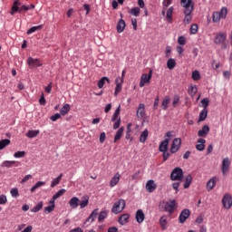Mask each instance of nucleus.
<instances>
[{
	"instance_id": "nucleus-4",
	"label": "nucleus",
	"mask_w": 232,
	"mask_h": 232,
	"mask_svg": "<svg viewBox=\"0 0 232 232\" xmlns=\"http://www.w3.org/2000/svg\"><path fill=\"white\" fill-rule=\"evenodd\" d=\"M124 208H126V200L120 198L113 204L111 213H114V215H119V213L124 211Z\"/></svg>"
},
{
	"instance_id": "nucleus-41",
	"label": "nucleus",
	"mask_w": 232,
	"mask_h": 232,
	"mask_svg": "<svg viewBox=\"0 0 232 232\" xmlns=\"http://www.w3.org/2000/svg\"><path fill=\"white\" fill-rule=\"evenodd\" d=\"M208 118V109H203L201 112L199 113V122H202V121H206Z\"/></svg>"
},
{
	"instance_id": "nucleus-15",
	"label": "nucleus",
	"mask_w": 232,
	"mask_h": 232,
	"mask_svg": "<svg viewBox=\"0 0 232 232\" xmlns=\"http://www.w3.org/2000/svg\"><path fill=\"white\" fill-rule=\"evenodd\" d=\"M136 115L138 119H144L146 115V105L144 103L139 105Z\"/></svg>"
},
{
	"instance_id": "nucleus-13",
	"label": "nucleus",
	"mask_w": 232,
	"mask_h": 232,
	"mask_svg": "<svg viewBox=\"0 0 232 232\" xmlns=\"http://www.w3.org/2000/svg\"><path fill=\"white\" fill-rule=\"evenodd\" d=\"M217 182H218V177H213L211 178L208 182H207V191H213L215 187L217 186Z\"/></svg>"
},
{
	"instance_id": "nucleus-9",
	"label": "nucleus",
	"mask_w": 232,
	"mask_h": 232,
	"mask_svg": "<svg viewBox=\"0 0 232 232\" xmlns=\"http://www.w3.org/2000/svg\"><path fill=\"white\" fill-rule=\"evenodd\" d=\"M27 64H28L29 68H31V69L39 68V67L43 66V62L41 61V59L29 57L27 59Z\"/></svg>"
},
{
	"instance_id": "nucleus-22",
	"label": "nucleus",
	"mask_w": 232,
	"mask_h": 232,
	"mask_svg": "<svg viewBox=\"0 0 232 232\" xmlns=\"http://www.w3.org/2000/svg\"><path fill=\"white\" fill-rule=\"evenodd\" d=\"M116 28L118 34H122L126 28V22L123 19L119 20Z\"/></svg>"
},
{
	"instance_id": "nucleus-54",
	"label": "nucleus",
	"mask_w": 232,
	"mask_h": 232,
	"mask_svg": "<svg viewBox=\"0 0 232 232\" xmlns=\"http://www.w3.org/2000/svg\"><path fill=\"white\" fill-rule=\"evenodd\" d=\"M10 193L13 198H17V197H19V189H17L16 188H12Z\"/></svg>"
},
{
	"instance_id": "nucleus-57",
	"label": "nucleus",
	"mask_w": 232,
	"mask_h": 232,
	"mask_svg": "<svg viewBox=\"0 0 232 232\" xmlns=\"http://www.w3.org/2000/svg\"><path fill=\"white\" fill-rule=\"evenodd\" d=\"M198 90L197 89L196 85L191 86L190 89L188 90V93L190 95H195Z\"/></svg>"
},
{
	"instance_id": "nucleus-35",
	"label": "nucleus",
	"mask_w": 232,
	"mask_h": 232,
	"mask_svg": "<svg viewBox=\"0 0 232 232\" xmlns=\"http://www.w3.org/2000/svg\"><path fill=\"white\" fill-rule=\"evenodd\" d=\"M105 82H108V84H110V78L109 77L104 76L100 81H98V84H97L98 88H100V89L103 88Z\"/></svg>"
},
{
	"instance_id": "nucleus-2",
	"label": "nucleus",
	"mask_w": 232,
	"mask_h": 232,
	"mask_svg": "<svg viewBox=\"0 0 232 232\" xmlns=\"http://www.w3.org/2000/svg\"><path fill=\"white\" fill-rule=\"evenodd\" d=\"M159 208L160 211H166V213H173L175 209H177V202L175 200H170V201H160L159 204Z\"/></svg>"
},
{
	"instance_id": "nucleus-49",
	"label": "nucleus",
	"mask_w": 232,
	"mask_h": 232,
	"mask_svg": "<svg viewBox=\"0 0 232 232\" xmlns=\"http://www.w3.org/2000/svg\"><path fill=\"white\" fill-rule=\"evenodd\" d=\"M180 102V96L175 95L172 102L173 108H177L179 106V103Z\"/></svg>"
},
{
	"instance_id": "nucleus-33",
	"label": "nucleus",
	"mask_w": 232,
	"mask_h": 232,
	"mask_svg": "<svg viewBox=\"0 0 232 232\" xmlns=\"http://www.w3.org/2000/svg\"><path fill=\"white\" fill-rule=\"evenodd\" d=\"M61 180H63V173H61L57 178L52 180L51 188H55V186H58V184H61Z\"/></svg>"
},
{
	"instance_id": "nucleus-60",
	"label": "nucleus",
	"mask_w": 232,
	"mask_h": 232,
	"mask_svg": "<svg viewBox=\"0 0 232 232\" xmlns=\"http://www.w3.org/2000/svg\"><path fill=\"white\" fill-rule=\"evenodd\" d=\"M179 44H181V46H184L186 44V38L184 36H179L178 39Z\"/></svg>"
},
{
	"instance_id": "nucleus-12",
	"label": "nucleus",
	"mask_w": 232,
	"mask_h": 232,
	"mask_svg": "<svg viewBox=\"0 0 232 232\" xmlns=\"http://www.w3.org/2000/svg\"><path fill=\"white\" fill-rule=\"evenodd\" d=\"M122 82H124L122 81V78H121V76H118L115 80V92H114V95L115 97H117V95H119V93H121V92H122Z\"/></svg>"
},
{
	"instance_id": "nucleus-34",
	"label": "nucleus",
	"mask_w": 232,
	"mask_h": 232,
	"mask_svg": "<svg viewBox=\"0 0 232 232\" xmlns=\"http://www.w3.org/2000/svg\"><path fill=\"white\" fill-rule=\"evenodd\" d=\"M64 193H66V189L62 188L60 190L57 191V193H55L51 200H53V202H55V200H57V198H61V197H63V195H64Z\"/></svg>"
},
{
	"instance_id": "nucleus-53",
	"label": "nucleus",
	"mask_w": 232,
	"mask_h": 232,
	"mask_svg": "<svg viewBox=\"0 0 232 232\" xmlns=\"http://www.w3.org/2000/svg\"><path fill=\"white\" fill-rule=\"evenodd\" d=\"M221 19H226V15H227V8L223 7L220 12H218Z\"/></svg>"
},
{
	"instance_id": "nucleus-31",
	"label": "nucleus",
	"mask_w": 232,
	"mask_h": 232,
	"mask_svg": "<svg viewBox=\"0 0 232 232\" xmlns=\"http://www.w3.org/2000/svg\"><path fill=\"white\" fill-rule=\"evenodd\" d=\"M50 206L46 207L44 208V213H52L55 209V201L53 199H51L49 201Z\"/></svg>"
},
{
	"instance_id": "nucleus-11",
	"label": "nucleus",
	"mask_w": 232,
	"mask_h": 232,
	"mask_svg": "<svg viewBox=\"0 0 232 232\" xmlns=\"http://www.w3.org/2000/svg\"><path fill=\"white\" fill-rule=\"evenodd\" d=\"M191 215V212L189 211V209L185 208L183 209L179 217V224H184V222H186V220H188V218H189V216Z\"/></svg>"
},
{
	"instance_id": "nucleus-16",
	"label": "nucleus",
	"mask_w": 232,
	"mask_h": 232,
	"mask_svg": "<svg viewBox=\"0 0 232 232\" xmlns=\"http://www.w3.org/2000/svg\"><path fill=\"white\" fill-rule=\"evenodd\" d=\"M155 189H157V184L155 183V181L153 179H150L149 181H147L146 190L148 191V193H153Z\"/></svg>"
},
{
	"instance_id": "nucleus-17",
	"label": "nucleus",
	"mask_w": 232,
	"mask_h": 232,
	"mask_svg": "<svg viewBox=\"0 0 232 232\" xmlns=\"http://www.w3.org/2000/svg\"><path fill=\"white\" fill-rule=\"evenodd\" d=\"M19 162L15 160H5L1 163V168H17Z\"/></svg>"
},
{
	"instance_id": "nucleus-58",
	"label": "nucleus",
	"mask_w": 232,
	"mask_h": 232,
	"mask_svg": "<svg viewBox=\"0 0 232 232\" xmlns=\"http://www.w3.org/2000/svg\"><path fill=\"white\" fill-rule=\"evenodd\" d=\"M131 123H129L127 125V132H126V136H125V139H130V133H131Z\"/></svg>"
},
{
	"instance_id": "nucleus-43",
	"label": "nucleus",
	"mask_w": 232,
	"mask_h": 232,
	"mask_svg": "<svg viewBox=\"0 0 232 232\" xmlns=\"http://www.w3.org/2000/svg\"><path fill=\"white\" fill-rule=\"evenodd\" d=\"M167 21L168 23H171V21H173V7H169L167 10Z\"/></svg>"
},
{
	"instance_id": "nucleus-48",
	"label": "nucleus",
	"mask_w": 232,
	"mask_h": 232,
	"mask_svg": "<svg viewBox=\"0 0 232 232\" xmlns=\"http://www.w3.org/2000/svg\"><path fill=\"white\" fill-rule=\"evenodd\" d=\"M41 209H43V202L38 203L35 207H34L32 208L31 211L33 213H37V212L41 211Z\"/></svg>"
},
{
	"instance_id": "nucleus-46",
	"label": "nucleus",
	"mask_w": 232,
	"mask_h": 232,
	"mask_svg": "<svg viewBox=\"0 0 232 232\" xmlns=\"http://www.w3.org/2000/svg\"><path fill=\"white\" fill-rule=\"evenodd\" d=\"M130 14H131V15H134L135 17H139V15L140 14V8L133 7L130 9Z\"/></svg>"
},
{
	"instance_id": "nucleus-38",
	"label": "nucleus",
	"mask_w": 232,
	"mask_h": 232,
	"mask_svg": "<svg viewBox=\"0 0 232 232\" xmlns=\"http://www.w3.org/2000/svg\"><path fill=\"white\" fill-rule=\"evenodd\" d=\"M175 66H177V62L175 61V59L170 58L167 61V68H169V70H173Z\"/></svg>"
},
{
	"instance_id": "nucleus-61",
	"label": "nucleus",
	"mask_w": 232,
	"mask_h": 232,
	"mask_svg": "<svg viewBox=\"0 0 232 232\" xmlns=\"http://www.w3.org/2000/svg\"><path fill=\"white\" fill-rule=\"evenodd\" d=\"M6 202H8L6 196L1 195L0 196V205H5Z\"/></svg>"
},
{
	"instance_id": "nucleus-26",
	"label": "nucleus",
	"mask_w": 232,
	"mask_h": 232,
	"mask_svg": "<svg viewBox=\"0 0 232 232\" xmlns=\"http://www.w3.org/2000/svg\"><path fill=\"white\" fill-rule=\"evenodd\" d=\"M198 143V144L196 145V150H198V151H204V150H206V140L199 139Z\"/></svg>"
},
{
	"instance_id": "nucleus-7",
	"label": "nucleus",
	"mask_w": 232,
	"mask_h": 232,
	"mask_svg": "<svg viewBox=\"0 0 232 232\" xmlns=\"http://www.w3.org/2000/svg\"><path fill=\"white\" fill-rule=\"evenodd\" d=\"M153 77V70H150L149 74L143 73L140 81V88H144L146 84L151 82V78Z\"/></svg>"
},
{
	"instance_id": "nucleus-59",
	"label": "nucleus",
	"mask_w": 232,
	"mask_h": 232,
	"mask_svg": "<svg viewBox=\"0 0 232 232\" xmlns=\"http://www.w3.org/2000/svg\"><path fill=\"white\" fill-rule=\"evenodd\" d=\"M180 182L181 181H178V182H174L172 184V188H173V189H175L176 193H179V188L180 186Z\"/></svg>"
},
{
	"instance_id": "nucleus-3",
	"label": "nucleus",
	"mask_w": 232,
	"mask_h": 232,
	"mask_svg": "<svg viewBox=\"0 0 232 232\" xmlns=\"http://www.w3.org/2000/svg\"><path fill=\"white\" fill-rule=\"evenodd\" d=\"M19 6H21V2L19 0H14L11 7V15H14L15 12H19V14H21V12H28V10H30V6L28 5H22L20 8Z\"/></svg>"
},
{
	"instance_id": "nucleus-63",
	"label": "nucleus",
	"mask_w": 232,
	"mask_h": 232,
	"mask_svg": "<svg viewBox=\"0 0 232 232\" xmlns=\"http://www.w3.org/2000/svg\"><path fill=\"white\" fill-rule=\"evenodd\" d=\"M39 102H40L41 106H44L46 104V99L44 98V93H42V95L40 97V100H39Z\"/></svg>"
},
{
	"instance_id": "nucleus-1",
	"label": "nucleus",
	"mask_w": 232,
	"mask_h": 232,
	"mask_svg": "<svg viewBox=\"0 0 232 232\" xmlns=\"http://www.w3.org/2000/svg\"><path fill=\"white\" fill-rule=\"evenodd\" d=\"M181 6L184 8L183 14H184V19L183 24H189L191 21H193V11L195 10V3L193 0H181L180 1Z\"/></svg>"
},
{
	"instance_id": "nucleus-8",
	"label": "nucleus",
	"mask_w": 232,
	"mask_h": 232,
	"mask_svg": "<svg viewBox=\"0 0 232 232\" xmlns=\"http://www.w3.org/2000/svg\"><path fill=\"white\" fill-rule=\"evenodd\" d=\"M165 137H168V138H165V140L160 142V147H159V150L161 153L164 151H168V147L169 146V138L171 137V131H168L165 134Z\"/></svg>"
},
{
	"instance_id": "nucleus-62",
	"label": "nucleus",
	"mask_w": 232,
	"mask_h": 232,
	"mask_svg": "<svg viewBox=\"0 0 232 232\" xmlns=\"http://www.w3.org/2000/svg\"><path fill=\"white\" fill-rule=\"evenodd\" d=\"M170 156L171 154L168 152V150L163 151V162H166V160H168V159H169Z\"/></svg>"
},
{
	"instance_id": "nucleus-39",
	"label": "nucleus",
	"mask_w": 232,
	"mask_h": 232,
	"mask_svg": "<svg viewBox=\"0 0 232 232\" xmlns=\"http://www.w3.org/2000/svg\"><path fill=\"white\" fill-rule=\"evenodd\" d=\"M191 182H193V177H191V175H188L185 179L184 188L188 189V188L191 186Z\"/></svg>"
},
{
	"instance_id": "nucleus-30",
	"label": "nucleus",
	"mask_w": 232,
	"mask_h": 232,
	"mask_svg": "<svg viewBox=\"0 0 232 232\" xmlns=\"http://www.w3.org/2000/svg\"><path fill=\"white\" fill-rule=\"evenodd\" d=\"M43 186H46V182L44 181H38L35 183L34 186L31 188V193H35L39 188H43Z\"/></svg>"
},
{
	"instance_id": "nucleus-37",
	"label": "nucleus",
	"mask_w": 232,
	"mask_h": 232,
	"mask_svg": "<svg viewBox=\"0 0 232 232\" xmlns=\"http://www.w3.org/2000/svg\"><path fill=\"white\" fill-rule=\"evenodd\" d=\"M69 112H70V104L66 103L60 110V114L63 115V117H64V115H68Z\"/></svg>"
},
{
	"instance_id": "nucleus-21",
	"label": "nucleus",
	"mask_w": 232,
	"mask_h": 232,
	"mask_svg": "<svg viewBox=\"0 0 232 232\" xmlns=\"http://www.w3.org/2000/svg\"><path fill=\"white\" fill-rule=\"evenodd\" d=\"M79 198L73 197L69 200V206L72 208V209H77V208H79Z\"/></svg>"
},
{
	"instance_id": "nucleus-55",
	"label": "nucleus",
	"mask_w": 232,
	"mask_h": 232,
	"mask_svg": "<svg viewBox=\"0 0 232 232\" xmlns=\"http://www.w3.org/2000/svg\"><path fill=\"white\" fill-rule=\"evenodd\" d=\"M198 32V25L197 24H193L190 26V34H195Z\"/></svg>"
},
{
	"instance_id": "nucleus-64",
	"label": "nucleus",
	"mask_w": 232,
	"mask_h": 232,
	"mask_svg": "<svg viewBox=\"0 0 232 232\" xmlns=\"http://www.w3.org/2000/svg\"><path fill=\"white\" fill-rule=\"evenodd\" d=\"M61 115L62 114H59V113H56V114L53 115L51 117V121H53V122H55V121H59V119L61 118Z\"/></svg>"
},
{
	"instance_id": "nucleus-56",
	"label": "nucleus",
	"mask_w": 232,
	"mask_h": 232,
	"mask_svg": "<svg viewBox=\"0 0 232 232\" xmlns=\"http://www.w3.org/2000/svg\"><path fill=\"white\" fill-rule=\"evenodd\" d=\"M201 104L204 110H208V106H209V99L204 98L203 100H201Z\"/></svg>"
},
{
	"instance_id": "nucleus-25",
	"label": "nucleus",
	"mask_w": 232,
	"mask_h": 232,
	"mask_svg": "<svg viewBox=\"0 0 232 232\" xmlns=\"http://www.w3.org/2000/svg\"><path fill=\"white\" fill-rule=\"evenodd\" d=\"M128 220H130V214H123L119 218L118 222L121 226H124L128 224Z\"/></svg>"
},
{
	"instance_id": "nucleus-24",
	"label": "nucleus",
	"mask_w": 232,
	"mask_h": 232,
	"mask_svg": "<svg viewBox=\"0 0 232 232\" xmlns=\"http://www.w3.org/2000/svg\"><path fill=\"white\" fill-rule=\"evenodd\" d=\"M89 202H90V198L88 196H83L82 199L79 201V206L81 209H84V208L88 206Z\"/></svg>"
},
{
	"instance_id": "nucleus-42",
	"label": "nucleus",
	"mask_w": 232,
	"mask_h": 232,
	"mask_svg": "<svg viewBox=\"0 0 232 232\" xmlns=\"http://www.w3.org/2000/svg\"><path fill=\"white\" fill-rule=\"evenodd\" d=\"M38 134H39V130H28V132L26 133V137H28V139H34V137H37Z\"/></svg>"
},
{
	"instance_id": "nucleus-45",
	"label": "nucleus",
	"mask_w": 232,
	"mask_h": 232,
	"mask_svg": "<svg viewBox=\"0 0 232 232\" xmlns=\"http://www.w3.org/2000/svg\"><path fill=\"white\" fill-rule=\"evenodd\" d=\"M38 30H43V25H37V26H33L27 31V34L30 35V34H34L35 32H38Z\"/></svg>"
},
{
	"instance_id": "nucleus-44",
	"label": "nucleus",
	"mask_w": 232,
	"mask_h": 232,
	"mask_svg": "<svg viewBox=\"0 0 232 232\" xmlns=\"http://www.w3.org/2000/svg\"><path fill=\"white\" fill-rule=\"evenodd\" d=\"M10 140L9 139H5L0 140V150H5V148H6V146H10Z\"/></svg>"
},
{
	"instance_id": "nucleus-50",
	"label": "nucleus",
	"mask_w": 232,
	"mask_h": 232,
	"mask_svg": "<svg viewBox=\"0 0 232 232\" xmlns=\"http://www.w3.org/2000/svg\"><path fill=\"white\" fill-rule=\"evenodd\" d=\"M106 217H108V212L107 211H102L99 214V217H98L99 222H102V220H104V218H106Z\"/></svg>"
},
{
	"instance_id": "nucleus-51",
	"label": "nucleus",
	"mask_w": 232,
	"mask_h": 232,
	"mask_svg": "<svg viewBox=\"0 0 232 232\" xmlns=\"http://www.w3.org/2000/svg\"><path fill=\"white\" fill-rule=\"evenodd\" d=\"M25 155H26L25 151H17V152H14V157L15 159H23L24 157H25Z\"/></svg>"
},
{
	"instance_id": "nucleus-36",
	"label": "nucleus",
	"mask_w": 232,
	"mask_h": 232,
	"mask_svg": "<svg viewBox=\"0 0 232 232\" xmlns=\"http://www.w3.org/2000/svg\"><path fill=\"white\" fill-rule=\"evenodd\" d=\"M97 215H99V208L94 209L90 217L88 218V222H95V218H97Z\"/></svg>"
},
{
	"instance_id": "nucleus-28",
	"label": "nucleus",
	"mask_w": 232,
	"mask_h": 232,
	"mask_svg": "<svg viewBox=\"0 0 232 232\" xmlns=\"http://www.w3.org/2000/svg\"><path fill=\"white\" fill-rule=\"evenodd\" d=\"M160 226L163 231L168 229V218H166V216H163L160 218Z\"/></svg>"
},
{
	"instance_id": "nucleus-52",
	"label": "nucleus",
	"mask_w": 232,
	"mask_h": 232,
	"mask_svg": "<svg viewBox=\"0 0 232 232\" xmlns=\"http://www.w3.org/2000/svg\"><path fill=\"white\" fill-rule=\"evenodd\" d=\"M193 81H200V72L198 71L192 72Z\"/></svg>"
},
{
	"instance_id": "nucleus-27",
	"label": "nucleus",
	"mask_w": 232,
	"mask_h": 232,
	"mask_svg": "<svg viewBox=\"0 0 232 232\" xmlns=\"http://www.w3.org/2000/svg\"><path fill=\"white\" fill-rule=\"evenodd\" d=\"M209 133V126L204 125L198 132V137H206Z\"/></svg>"
},
{
	"instance_id": "nucleus-10",
	"label": "nucleus",
	"mask_w": 232,
	"mask_h": 232,
	"mask_svg": "<svg viewBox=\"0 0 232 232\" xmlns=\"http://www.w3.org/2000/svg\"><path fill=\"white\" fill-rule=\"evenodd\" d=\"M182 144V140L180 138H176L173 140L171 147H170V153L174 154L180 150V145Z\"/></svg>"
},
{
	"instance_id": "nucleus-40",
	"label": "nucleus",
	"mask_w": 232,
	"mask_h": 232,
	"mask_svg": "<svg viewBox=\"0 0 232 232\" xmlns=\"http://www.w3.org/2000/svg\"><path fill=\"white\" fill-rule=\"evenodd\" d=\"M148 135H149L148 130H143L140 137V142L144 144V142H146V140H148Z\"/></svg>"
},
{
	"instance_id": "nucleus-32",
	"label": "nucleus",
	"mask_w": 232,
	"mask_h": 232,
	"mask_svg": "<svg viewBox=\"0 0 232 232\" xmlns=\"http://www.w3.org/2000/svg\"><path fill=\"white\" fill-rule=\"evenodd\" d=\"M124 133V127H121L115 136H114V142H117V140H121V139H122V134Z\"/></svg>"
},
{
	"instance_id": "nucleus-47",
	"label": "nucleus",
	"mask_w": 232,
	"mask_h": 232,
	"mask_svg": "<svg viewBox=\"0 0 232 232\" xmlns=\"http://www.w3.org/2000/svg\"><path fill=\"white\" fill-rule=\"evenodd\" d=\"M220 19H222L220 14L218 12H215L212 15L213 23H220Z\"/></svg>"
},
{
	"instance_id": "nucleus-29",
	"label": "nucleus",
	"mask_w": 232,
	"mask_h": 232,
	"mask_svg": "<svg viewBox=\"0 0 232 232\" xmlns=\"http://www.w3.org/2000/svg\"><path fill=\"white\" fill-rule=\"evenodd\" d=\"M170 102H171V98H169V96H165L161 103L162 110L164 111L168 110Z\"/></svg>"
},
{
	"instance_id": "nucleus-14",
	"label": "nucleus",
	"mask_w": 232,
	"mask_h": 232,
	"mask_svg": "<svg viewBox=\"0 0 232 232\" xmlns=\"http://www.w3.org/2000/svg\"><path fill=\"white\" fill-rule=\"evenodd\" d=\"M222 204H223V206H224V208H225L226 209H229V208H231V206H232V198H231V195L226 194V195L223 197Z\"/></svg>"
},
{
	"instance_id": "nucleus-23",
	"label": "nucleus",
	"mask_w": 232,
	"mask_h": 232,
	"mask_svg": "<svg viewBox=\"0 0 232 232\" xmlns=\"http://www.w3.org/2000/svg\"><path fill=\"white\" fill-rule=\"evenodd\" d=\"M119 180H121V174L117 172L113 178L111 179L110 186L111 188H115L119 184Z\"/></svg>"
},
{
	"instance_id": "nucleus-18",
	"label": "nucleus",
	"mask_w": 232,
	"mask_h": 232,
	"mask_svg": "<svg viewBox=\"0 0 232 232\" xmlns=\"http://www.w3.org/2000/svg\"><path fill=\"white\" fill-rule=\"evenodd\" d=\"M229 166H231V161L229 160V159L225 158L222 162L223 175H227V171H229Z\"/></svg>"
},
{
	"instance_id": "nucleus-6",
	"label": "nucleus",
	"mask_w": 232,
	"mask_h": 232,
	"mask_svg": "<svg viewBox=\"0 0 232 232\" xmlns=\"http://www.w3.org/2000/svg\"><path fill=\"white\" fill-rule=\"evenodd\" d=\"M182 179H184V171L179 167L175 168L170 174V179L182 182Z\"/></svg>"
},
{
	"instance_id": "nucleus-20",
	"label": "nucleus",
	"mask_w": 232,
	"mask_h": 232,
	"mask_svg": "<svg viewBox=\"0 0 232 232\" xmlns=\"http://www.w3.org/2000/svg\"><path fill=\"white\" fill-rule=\"evenodd\" d=\"M145 218H146V215H144V212L142 211V209H138L136 212V222H138V224H142Z\"/></svg>"
},
{
	"instance_id": "nucleus-19",
	"label": "nucleus",
	"mask_w": 232,
	"mask_h": 232,
	"mask_svg": "<svg viewBox=\"0 0 232 232\" xmlns=\"http://www.w3.org/2000/svg\"><path fill=\"white\" fill-rule=\"evenodd\" d=\"M226 37H227V35L225 33H219L217 34L214 43H216V44H222L226 41Z\"/></svg>"
},
{
	"instance_id": "nucleus-5",
	"label": "nucleus",
	"mask_w": 232,
	"mask_h": 232,
	"mask_svg": "<svg viewBox=\"0 0 232 232\" xmlns=\"http://www.w3.org/2000/svg\"><path fill=\"white\" fill-rule=\"evenodd\" d=\"M121 105H119L117 107V109L115 110L112 118H111V121L114 122L113 124V130H119V128L121 127Z\"/></svg>"
}]
</instances>
